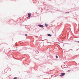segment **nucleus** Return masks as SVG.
<instances>
[{
  "label": "nucleus",
  "instance_id": "nucleus-1",
  "mask_svg": "<svg viewBox=\"0 0 79 79\" xmlns=\"http://www.w3.org/2000/svg\"><path fill=\"white\" fill-rule=\"evenodd\" d=\"M65 75V73H61L60 76H64V75Z\"/></svg>",
  "mask_w": 79,
  "mask_h": 79
},
{
  "label": "nucleus",
  "instance_id": "nucleus-4",
  "mask_svg": "<svg viewBox=\"0 0 79 79\" xmlns=\"http://www.w3.org/2000/svg\"><path fill=\"white\" fill-rule=\"evenodd\" d=\"M45 26H46V27H48V24H47L45 23Z\"/></svg>",
  "mask_w": 79,
  "mask_h": 79
},
{
  "label": "nucleus",
  "instance_id": "nucleus-6",
  "mask_svg": "<svg viewBox=\"0 0 79 79\" xmlns=\"http://www.w3.org/2000/svg\"><path fill=\"white\" fill-rule=\"evenodd\" d=\"M14 79H18V77H15L14 78Z\"/></svg>",
  "mask_w": 79,
  "mask_h": 79
},
{
  "label": "nucleus",
  "instance_id": "nucleus-5",
  "mask_svg": "<svg viewBox=\"0 0 79 79\" xmlns=\"http://www.w3.org/2000/svg\"><path fill=\"white\" fill-rule=\"evenodd\" d=\"M48 36H49V37H51V36H52V35H51L50 34H48Z\"/></svg>",
  "mask_w": 79,
  "mask_h": 79
},
{
  "label": "nucleus",
  "instance_id": "nucleus-2",
  "mask_svg": "<svg viewBox=\"0 0 79 79\" xmlns=\"http://www.w3.org/2000/svg\"><path fill=\"white\" fill-rule=\"evenodd\" d=\"M38 26H39V27H44V26L42 25H38Z\"/></svg>",
  "mask_w": 79,
  "mask_h": 79
},
{
  "label": "nucleus",
  "instance_id": "nucleus-7",
  "mask_svg": "<svg viewBox=\"0 0 79 79\" xmlns=\"http://www.w3.org/2000/svg\"><path fill=\"white\" fill-rule=\"evenodd\" d=\"M56 58H58V56H56Z\"/></svg>",
  "mask_w": 79,
  "mask_h": 79
},
{
  "label": "nucleus",
  "instance_id": "nucleus-9",
  "mask_svg": "<svg viewBox=\"0 0 79 79\" xmlns=\"http://www.w3.org/2000/svg\"><path fill=\"white\" fill-rule=\"evenodd\" d=\"M69 71H70V70H69L68 71V72H69Z\"/></svg>",
  "mask_w": 79,
  "mask_h": 79
},
{
  "label": "nucleus",
  "instance_id": "nucleus-3",
  "mask_svg": "<svg viewBox=\"0 0 79 79\" xmlns=\"http://www.w3.org/2000/svg\"><path fill=\"white\" fill-rule=\"evenodd\" d=\"M28 14L29 16V17H31V14L29 13H28Z\"/></svg>",
  "mask_w": 79,
  "mask_h": 79
},
{
  "label": "nucleus",
  "instance_id": "nucleus-10",
  "mask_svg": "<svg viewBox=\"0 0 79 79\" xmlns=\"http://www.w3.org/2000/svg\"><path fill=\"white\" fill-rule=\"evenodd\" d=\"M77 43H78L79 44V41L77 42Z\"/></svg>",
  "mask_w": 79,
  "mask_h": 79
},
{
  "label": "nucleus",
  "instance_id": "nucleus-8",
  "mask_svg": "<svg viewBox=\"0 0 79 79\" xmlns=\"http://www.w3.org/2000/svg\"><path fill=\"white\" fill-rule=\"evenodd\" d=\"M25 35V36H27V35L26 34Z\"/></svg>",
  "mask_w": 79,
  "mask_h": 79
}]
</instances>
